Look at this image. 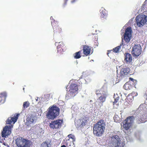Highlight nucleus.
I'll list each match as a JSON object with an SVG mask.
<instances>
[{"label":"nucleus","instance_id":"28","mask_svg":"<svg viewBox=\"0 0 147 147\" xmlns=\"http://www.w3.org/2000/svg\"><path fill=\"white\" fill-rule=\"evenodd\" d=\"M131 37H122V42L128 43L130 41Z\"/></svg>","mask_w":147,"mask_h":147},{"label":"nucleus","instance_id":"16","mask_svg":"<svg viewBox=\"0 0 147 147\" xmlns=\"http://www.w3.org/2000/svg\"><path fill=\"white\" fill-rule=\"evenodd\" d=\"M19 115V114H17L13 117H9L6 121L7 124H9L12 123L14 124L17 121Z\"/></svg>","mask_w":147,"mask_h":147},{"label":"nucleus","instance_id":"31","mask_svg":"<svg viewBox=\"0 0 147 147\" xmlns=\"http://www.w3.org/2000/svg\"><path fill=\"white\" fill-rule=\"evenodd\" d=\"M30 103L28 101L25 102H24L23 104V108L26 109L30 105Z\"/></svg>","mask_w":147,"mask_h":147},{"label":"nucleus","instance_id":"3","mask_svg":"<svg viewBox=\"0 0 147 147\" xmlns=\"http://www.w3.org/2000/svg\"><path fill=\"white\" fill-rule=\"evenodd\" d=\"M16 143L18 147H30L31 145L30 140L21 137L17 138L16 140Z\"/></svg>","mask_w":147,"mask_h":147},{"label":"nucleus","instance_id":"18","mask_svg":"<svg viewBox=\"0 0 147 147\" xmlns=\"http://www.w3.org/2000/svg\"><path fill=\"white\" fill-rule=\"evenodd\" d=\"M132 31L131 27L129 26L126 28L123 35V37H132Z\"/></svg>","mask_w":147,"mask_h":147},{"label":"nucleus","instance_id":"21","mask_svg":"<svg viewBox=\"0 0 147 147\" xmlns=\"http://www.w3.org/2000/svg\"><path fill=\"white\" fill-rule=\"evenodd\" d=\"M100 13L101 14V18H106L107 16V11L103 7H102L100 10Z\"/></svg>","mask_w":147,"mask_h":147},{"label":"nucleus","instance_id":"11","mask_svg":"<svg viewBox=\"0 0 147 147\" xmlns=\"http://www.w3.org/2000/svg\"><path fill=\"white\" fill-rule=\"evenodd\" d=\"M12 125H6L3 128V131L1 133L2 137H6L10 134L11 133V128Z\"/></svg>","mask_w":147,"mask_h":147},{"label":"nucleus","instance_id":"5","mask_svg":"<svg viewBox=\"0 0 147 147\" xmlns=\"http://www.w3.org/2000/svg\"><path fill=\"white\" fill-rule=\"evenodd\" d=\"M135 20L137 26L139 27H141L147 21V17L145 15H141L137 16Z\"/></svg>","mask_w":147,"mask_h":147},{"label":"nucleus","instance_id":"20","mask_svg":"<svg viewBox=\"0 0 147 147\" xmlns=\"http://www.w3.org/2000/svg\"><path fill=\"white\" fill-rule=\"evenodd\" d=\"M130 69L129 68H125L121 69L120 72V75L121 76L127 75L129 73Z\"/></svg>","mask_w":147,"mask_h":147},{"label":"nucleus","instance_id":"37","mask_svg":"<svg viewBox=\"0 0 147 147\" xmlns=\"http://www.w3.org/2000/svg\"><path fill=\"white\" fill-rule=\"evenodd\" d=\"M50 19L51 20H52L53 21L52 22H53L54 20L53 19V17L51 16L50 17Z\"/></svg>","mask_w":147,"mask_h":147},{"label":"nucleus","instance_id":"1","mask_svg":"<svg viewBox=\"0 0 147 147\" xmlns=\"http://www.w3.org/2000/svg\"><path fill=\"white\" fill-rule=\"evenodd\" d=\"M105 122L103 119H100L94 124L93 134L97 137L101 136L104 134L105 129Z\"/></svg>","mask_w":147,"mask_h":147},{"label":"nucleus","instance_id":"2","mask_svg":"<svg viewBox=\"0 0 147 147\" xmlns=\"http://www.w3.org/2000/svg\"><path fill=\"white\" fill-rule=\"evenodd\" d=\"M60 109L56 105H53L48 108L46 113L47 117L50 119H54L59 114Z\"/></svg>","mask_w":147,"mask_h":147},{"label":"nucleus","instance_id":"26","mask_svg":"<svg viewBox=\"0 0 147 147\" xmlns=\"http://www.w3.org/2000/svg\"><path fill=\"white\" fill-rule=\"evenodd\" d=\"M81 51H79L76 52L74 54V57L75 59H78L80 58L81 55Z\"/></svg>","mask_w":147,"mask_h":147},{"label":"nucleus","instance_id":"9","mask_svg":"<svg viewBox=\"0 0 147 147\" xmlns=\"http://www.w3.org/2000/svg\"><path fill=\"white\" fill-rule=\"evenodd\" d=\"M134 117L133 116L129 117H127L125 120L123 124V127L126 130H128L131 126L133 121Z\"/></svg>","mask_w":147,"mask_h":147},{"label":"nucleus","instance_id":"33","mask_svg":"<svg viewBox=\"0 0 147 147\" xmlns=\"http://www.w3.org/2000/svg\"><path fill=\"white\" fill-rule=\"evenodd\" d=\"M114 98H115V100L113 102V104L114 105L115 104H116V105H118V103H117V102L118 100H119V96H117V97H115L114 96Z\"/></svg>","mask_w":147,"mask_h":147},{"label":"nucleus","instance_id":"19","mask_svg":"<svg viewBox=\"0 0 147 147\" xmlns=\"http://www.w3.org/2000/svg\"><path fill=\"white\" fill-rule=\"evenodd\" d=\"M121 45L120 46H118L115 48H113L112 50H109L108 51L107 54L110 53L112 51L115 53H119L121 49Z\"/></svg>","mask_w":147,"mask_h":147},{"label":"nucleus","instance_id":"23","mask_svg":"<svg viewBox=\"0 0 147 147\" xmlns=\"http://www.w3.org/2000/svg\"><path fill=\"white\" fill-rule=\"evenodd\" d=\"M131 83L130 81L125 83L123 86V88L126 90L131 89L132 88L133 86Z\"/></svg>","mask_w":147,"mask_h":147},{"label":"nucleus","instance_id":"4","mask_svg":"<svg viewBox=\"0 0 147 147\" xmlns=\"http://www.w3.org/2000/svg\"><path fill=\"white\" fill-rule=\"evenodd\" d=\"M78 90V86L75 83H71L70 85L69 90L66 95V97L71 98L75 95V93L77 94Z\"/></svg>","mask_w":147,"mask_h":147},{"label":"nucleus","instance_id":"7","mask_svg":"<svg viewBox=\"0 0 147 147\" xmlns=\"http://www.w3.org/2000/svg\"><path fill=\"white\" fill-rule=\"evenodd\" d=\"M142 52V49L139 44H136L132 48V54L134 57H136L140 55Z\"/></svg>","mask_w":147,"mask_h":147},{"label":"nucleus","instance_id":"24","mask_svg":"<svg viewBox=\"0 0 147 147\" xmlns=\"http://www.w3.org/2000/svg\"><path fill=\"white\" fill-rule=\"evenodd\" d=\"M107 96V95L106 93L105 92L104 93L102 92V94L99 96L98 100H99L101 102L103 103L105 101Z\"/></svg>","mask_w":147,"mask_h":147},{"label":"nucleus","instance_id":"30","mask_svg":"<svg viewBox=\"0 0 147 147\" xmlns=\"http://www.w3.org/2000/svg\"><path fill=\"white\" fill-rule=\"evenodd\" d=\"M125 144L123 142H121L118 143V144H116V145H113L114 147H124L125 146Z\"/></svg>","mask_w":147,"mask_h":147},{"label":"nucleus","instance_id":"25","mask_svg":"<svg viewBox=\"0 0 147 147\" xmlns=\"http://www.w3.org/2000/svg\"><path fill=\"white\" fill-rule=\"evenodd\" d=\"M74 142L72 140H70V139H69L66 140L65 144L68 147H74Z\"/></svg>","mask_w":147,"mask_h":147},{"label":"nucleus","instance_id":"17","mask_svg":"<svg viewBox=\"0 0 147 147\" xmlns=\"http://www.w3.org/2000/svg\"><path fill=\"white\" fill-rule=\"evenodd\" d=\"M35 117L32 115H29L26 119L27 123L28 125L35 123Z\"/></svg>","mask_w":147,"mask_h":147},{"label":"nucleus","instance_id":"12","mask_svg":"<svg viewBox=\"0 0 147 147\" xmlns=\"http://www.w3.org/2000/svg\"><path fill=\"white\" fill-rule=\"evenodd\" d=\"M83 54L86 56L90 55L93 53L92 51V48L87 45H83Z\"/></svg>","mask_w":147,"mask_h":147},{"label":"nucleus","instance_id":"10","mask_svg":"<svg viewBox=\"0 0 147 147\" xmlns=\"http://www.w3.org/2000/svg\"><path fill=\"white\" fill-rule=\"evenodd\" d=\"M88 120L87 117H84L81 119L78 120L75 122V123L78 127L81 128L87 124Z\"/></svg>","mask_w":147,"mask_h":147},{"label":"nucleus","instance_id":"27","mask_svg":"<svg viewBox=\"0 0 147 147\" xmlns=\"http://www.w3.org/2000/svg\"><path fill=\"white\" fill-rule=\"evenodd\" d=\"M51 146L50 143L46 141L42 142L41 145V147H51Z\"/></svg>","mask_w":147,"mask_h":147},{"label":"nucleus","instance_id":"6","mask_svg":"<svg viewBox=\"0 0 147 147\" xmlns=\"http://www.w3.org/2000/svg\"><path fill=\"white\" fill-rule=\"evenodd\" d=\"M147 121V114L143 112L139 113L136 117V122L138 124L144 123Z\"/></svg>","mask_w":147,"mask_h":147},{"label":"nucleus","instance_id":"36","mask_svg":"<svg viewBox=\"0 0 147 147\" xmlns=\"http://www.w3.org/2000/svg\"><path fill=\"white\" fill-rule=\"evenodd\" d=\"M68 0H64V5H65L66 4L67 2L68 1Z\"/></svg>","mask_w":147,"mask_h":147},{"label":"nucleus","instance_id":"40","mask_svg":"<svg viewBox=\"0 0 147 147\" xmlns=\"http://www.w3.org/2000/svg\"><path fill=\"white\" fill-rule=\"evenodd\" d=\"M67 87H68V86H67L66 88V89H67V90H68Z\"/></svg>","mask_w":147,"mask_h":147},{"label":"nucleus","instance_id":"29","mask_svg":"<svg viewBox=\"0 0 147 147\" xmlns=\"http://www.w3.org/2000/svg\"><path fill=\"white\" fill-rule=\"evenodd\" d=\"M59 44L57 47V49L58 51H61L62 49V47L64 46V43L63 42H59Z\"/></svg>","mask_w":147,"mask_h":147},{"label":"nucleus","instance_id":"22","mask_svg":"<svg viewBox=\"0 0 147 147\" xmlns=\"http://www.w3.org/2000/svg\"><path fill=\"white\" fill-rule=\"evenodd\" d=\"M6 97V93L3 92L1 93L0 94V103H4L5 102Z\"/></svg>","mask_w":147,"mask_h":147},{"label":"nucleus","instance_id":"32","mask_svg":"<svg viewBox=\"0 0 147 147\" xmlns=\"http://www.w3.org/2000/svg\"><path fill=\"white\" fill-rule=\"evenodd\" d=\"M69 138L71 139L72 140L73 142H75L76 140V138L72 134H70L68 136Z\"/></svg>","mask_w":147,"mask_h":147},{"label":"nucleus","instance_id":"15","mask_svg":"<svg viewBox=\"0 0 147 147\" xmlns=\"http://www.w3.org/2000/svg\"><path fill=\"white\" fill-rule=\"evenodd\" d=\"M124 61L127 64H131L132 60L131 54L128 53H126L124 54Z\"/></svg>","mask_w":147,"mask_h":147},{"label":"nucleus","instance_id":"39","mask_svg":"<svg viewBox=\"0 0 147 147\" xmlns=\"http://www.w3.org/2000/svg\"><path fill=\"white\" fill-rule=\"evenodd\" d=\"M61 147H66L65 145H63Z\"/></svg>","mask_w":147,"mask_h":147},{"label":"nucleus","instance_id":"13","mask_svg":"<svg viewBox=\"0 0 147 147\" xmlns=\"http://www.w3.org/2000/svg\"><path fill=\"white\" fill-rule=\"evenodd\" d=\"M51 23L54 32L59 33H60L61 31V29L59 26L58 22L54 20L53 22H51Z\"/></svg>","mask_w":147,"mask_h":147},{"label":"nucleus","instance_id":"8","mask_svg":"<svg viewBox=\"0 0 147 147\" xmlns=\"http://www.w3.org/2000/svg\"><path fill=\"white\" fill-rule=\"evenodd\" d=\"M63 123V119H58L52 121L49 123V126L53 129H58L61 127Z\"/></svg>","mask_w":147,"mask_h":147},{"label":"nucleus","instance_id":"34","mask_svg":"<svg viewBox=\"0 0 147 147\" xmlns=\"http://www.w3.org/2000/svg\"><path fill=\"white\" fill-rule=\"evenodd\" d=\"M96 94L97 96H99L101 95L102 94V93H101V92H100V90H96Z\"/></svg>","mask_w":147,"mask_h":147},{"label":"nucleus","instance_id":"38","mask_svg":"<svg viewBox=\"0 0 147 147\" xmlns=\"http://www.w3.org/2000/svg\"><path fill=\"white\" fill-rule=\"evenodd\" d=\"M75 1V0H73L72 1H71V3H74V2Z\"/></svg>","mask_w":147,"mask_h":147},{"label":"nucleus","instance_id":"35","mask_svg":"<svg viewBox=\"0 0 147 147\" xmlns=\"http://www.w3.org/2000/svg\"><path fill=\"white\" fill-rule=\"evenodd\" d=\"M129 80H130L132 81H133V82H134L133 81H134V79H133L132 78H129Z\"/></svg>","mask_w":147,"mask_h":147},{"label":"nucleus","instance_id":"14","mask_svg":"<svg viewBox=\"0 0 147 147\" xmlns=\"http://www.w3.org/2000/svg\"><path fill=\"white\" fill-rule=\"evenodd\" d=\"M111 140V143L113 146L116 145V144L121 142L119 136L117 135L112 136Z\"/></svg>","mask_w":147,"mask_h":147}]
</instances>
